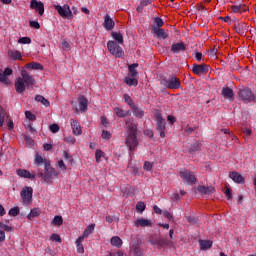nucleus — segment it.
Masks as SVG:
<instances>
[{
	"instance_id": "f257e3e1",
	"label": "nucleus",
	"mask_w": 256,
	"mask_h": 256,
	"mask_svg": "<svg viewBox=\"0 0 256 256\" xmlns=\"http://www.w3.org/2000/svg\"><path fill=\"white\" fill-rule=\"evenodd\" d=\"M27 71H43V65H26L21 70V77H18L15 81V89L18 93H23L25 89L35 85V79Z\"/></svg>"
},
{
	"instance_id": "f03ea898",
	"label": "nucleus",
	"mask_w": 256,
	"mask_h": 256,
	"mask_svg": "<svg viewBox=\"0 0 256 256\" xmlns=\"http://www.w3.org/2000/svg\"><path fill=\"white\" fill-rule=\"evenodd\" d=\"M126 129L128 133L126 137V145L129 148V151H135L137 145H139V142L137 141V125L126 120Z\"/></svg>"
},
{
	"instance_id": "7ed1b4c3",
	"label": "nucleus",
	"mask_w": 256,
	"mask_h": 256,
	"mask_svg": "<svg viewBox=\"0 0 256 256\" xmlns=\"http://www.w3.org/2000/svg\"><path fill=\"white\" fill-rule=\"evenodd\" d=\"M129 75L128 77L124 78V83L129 87H137L139 85V81L137 80V65H129L128 66Z\"/></svg>"
},
{
	"instance_id": "20e7f679",
	"label": "nucleus",
	"mask_w": 256,
	"mask_h": 256,
	"mask_svg": "<svg viewBox=\"0 0 256 256\" xmlns=\"http://www.w3.org/2000/svg\"><path fill=\"white\" fill-rule=\"evenodd\" d=\"M89 107V101L85 96H79L77 100L72 101V109L75 113H85Z\"/></svg>"
},
{
	"instance_id": "39448f33",
	"label": "nucleus",
	"mask_w": 256,
	"mask_h": 256,
	"mask_svg": "<svg viewBox=\"0 0 256 256\" xmlns=\"http://www.w3.org/2000/svg\"><path fill=\"white\" fill-rule=\"evenodd\" d=\"M155 117H156V130L160 132V137L162 139H165V137H167V134L165 133L166 131L165 119H163V116L159 111L155 112Z\"/></svg>"
},
{
	"instance_id": "423d86ee",
	"label": "nucleus",
	"mask_w": 256,
	"mask_h": 256,
	"mask_svg": "<svg viewBox=\"0 0 256 256\" xmlns=\"http://www.w3.org/2000/svg\"><path fill=\"white\" fill-rule=\"evenodd\" d=\"M107 48L111 55H114V57L121 58V56L124 55L123 48H121V46H119V44L115 41H108Z\"/></svg>"
},
{
	"instance_id": "0eeeda50",
	"label": "nucleus",
	"mask_w": 256,
	"mask_h": 256,
	"mask_svg": "<svg viewBox=\"0 0 256 256\" xmlns=\"http://www.w3.org/2000/svg\"><path fill=\"white\" fill-rule=\"evenodd\" d=\"M161 84L168 89H180L181 88V80L179 78L172 76L168 79H164L161 81Z\"/></svg>"
},
{
	"instance_id": "6e6552de",
	"label": "nucleus",
	"mask_w": 256,
	"mask_h": 256,
	"mask_svg": "<svg viewBox=\"0 0 256 256\" xmlns=\"http://www.w3.org/2000/svg\"><path fill=\"white\" fill-rule=\"evenodd\" d=\"M239 101H247L248 103L255 100V94L249 88H244L238 91Z\"/></svg>"
},
{
	"instance_id": "1a4fd4ad",
	"label": "nucleus",
	"mask_w": 256,
	"mask_h": 256,
	"mask_svg": "<svg viewBox=\"0 0 256 256\" xmlns=\"http://www.w3.org/2000/svg\"><path fill=\"white\" fill-rule=\"evenodd\" d=\"M54 8L63 19H73V12H71V8H69V5H55Z\"/></svg>"
},
{
	"instance_id": "9d476101",
	"label": "nucleus",
	"mask_w": 256,
	"mask_h": 256,
	"mask_svg": "<svg viewBox=\"0 0 256 256\" xmlns=\"http://www.w3.org/2000/svg\"><path fill=\"white\" fill-rule=\"evenodd\" d=\"M20 197L25 205H29L33 201V188L29 186L24 187L20 193Z\"/></svg>"
},
{
	"instance_id": "9b49d317",
	"label": "nucleus",
	"mask_w": 256,
	"mask_h": 256,
	"mask_svg": "<svg viewBox=\"0 0 256 256\" xmlns=\"http://www.w3.org/2000/svg\"><path fill=\"white\" fill-rule=\"evenodd\" d=\"M57 175H59V172H57L55 168L51 167V165L45 166V174L43 177V181L45 183H51L53 177H57Z\"/></svg>"
},
{
	"instance_id": "f8f14e48",
	"label": "nucleus",
	"mask_w": 256,
	"mask_h": 256,
	"mask_svg": "<svg viewBox=\"0 0 256 256\" xmlns=\"http://www.w3.org/2000/svg\"><path fill=\"white\" fill-rule=\"evenodd\" d=\"M180 177L185 183H188V185H194V183L197 181L195 174L189 170L180 171Z\"/></svg>"
},
{
	"instance_id": "ddd939ff",
	"label": "nucleus",
	"mask_w": 256,
	"mask_h": 256,
	"mask_svg": "<svg viewBox=\"0 0 256 256\" xmlns=\"http://www.w3.org/2000/svg\"><path fill=\"white\" fill-rule=\"evenodd\" d=\"M30 9L36 11V13H38L41 17L45 13V4H43L41 1L31 0Z\"/></svg>"
},
{
	"instance_id": "4468645a",
	"label": "nucleus",
	"mask_w": 256,
	"mask_h": 256,
	"mask_svg": "<svg viewBox=\"0 0 256 256\" xmlns=\"http://www.w3.org/2000/svg\"><path fill=\"white\" fill-rule=\"evenodd\" d=\"M151 33H153V35H155L158 39H167V37H169V34L165 32V29L157 28L155 25L151 26Z\"/></svg>"
},
{
	"instance_id": "2eb2a0df",
	"label": "nucleus",
	"mask_w": 256,
	"mask_h": 256,
	"mask_svg": "<svg viewBox=\"0 0 256 256\" xmlns=\"http://www.w3.org/2000/svg\"><path fill=\"white\" fill-rule=\"evenodd\" d=\"M13 74V70L10 68H5V70L0 69V82L4 83V85H9L11 82L9 81V75Z\"/></svg>"
},
{
	"instance_id": "dca6fc26",
	"label": "nucleus",
	"mask_w": 256,
	"mask_h": 256,
	"mask_svg": "<svg viewBox=\"0 0 256 256\" xmlns=\"http://www.w3.org/2000/svg\"><path fill=\"white\" fill-rule=\"evenodd\" d=\"M103 27L106 31H113V29L115 28V21L113 20V18H111V16H109V14H106L104 16Z\"/></svg>"
},
{
	"instance_id": "f3484780",
	"label": "nucleus",
	"mask_w": 256,
	"mask_h": 256,
	"mask_svg": "<svg viewBox=\"0 0 256 256\" xmlns=\"http://www.w3.org/2000/svg\"><path fill=\"white\" fill-rule=\"evenodd\" d=\"M70 125L72 128L73 135L79 136L83 133V129L81 128V124H79V121H77L75 119H71Z\"/></svg>"
},
{
	"instance_id": "a211bd4d",
	"label": "nucleus",
	"mask_w": 256,
	"mask_h": 256,
	"mask_svg": "<svg viewBox=\"0 0 256 256\" xmlns=\"http://www.w3.org/2000/svg\"><path fill=\"white\" fill-rule=\"evenodd\" d=\"M149 243L153 247H157V249H161V247H165V245H167V240L163 238L155 237V238H150Z\"/></svg>"
},
{
	"instance_id": "6ab92c4d",
	"label": "nucleus",
	"mask_w": 256,
	"mask_h": 256,
	"mask_svg": "<svg viewBox=\"0 0 256 256\" xmlns=\"http://www.w3.org/2000/svg\"><path fill=\"white\" fill-rule=\"evenodd\" d=\"M135 227H153V221L145 218H138L134 222Z\"/></svg>"
},
{
	"instance_id": "aec40b11",
	"label": "nucleus",
	"mask_w": 256,
	"mask_h": 256,
	"mask_svg": "<svg viewBox=\"0 0 256 256\" xmlns=\"http://www.w3.org/2000/svg\"><path fill=\"white\" fill-rule=\"evenodd\" d=\"M16 173L18 177H22L23 179H35L37 177L35 173H31L26 169H18Z\"/></svg>"
},
{
	"instance_id": "412c9836",
	"label": "nucleus",
	"mask_w": 256,
	"mask_h": 256,
	"mask_svg": "<svg viewBox=\"0 0 256 256\" xmlns=\"http://www.w3.org/2000/svg\"><path fill=\"white\" fill-rule=\"evenodd\" d=\"M192 71L196 75H205L209 71V65H194Z\"/></svg>"
},
{
	"instance_id": "4be33fe9",
	"label": "nucleus",
	"mask_w": 256,
	"mask_h": 256,
	"mask_svg": "<svg viewBox=\"0 0 256 256\" xmlns=\"http://www.w3.org/2000/svg\"><path fill=\"white\" fill-rule=\"evenodd\" d=\"M187 48L185 46V44L183 42L180 43H174L171 46V53L177 54V53H181V51H185Z\"/></svg>"
},
{
	"instance_id": "5701e85b",
	"label": "nucleus",
	"mask_w": 256,
	"mask_h": 256,
	"mask_svg": "<svg viewBox=\"0 0 256 256\" xmlns=\"http://www.w3.org/2000/svg\"><path fill=\"white\" fill-rule=\"evenodd\" d=\"M222 96L224 97V99H227L228 101H233L235 99L233 90L228 87L222 89Z\"/></svg>"
},
{
	"instance_id": "b1692460",
	"label": "nucleus",
	"mask_w": 256,
	"mask_h": 256,
	"mask_svg": "<svg viewBox=\"0 0 256 256\" xmlns=\"http://www.w3.org/2000/svg\"><path fill=\"white\" fill-rule=\"evenodd\" d=\"M9 59H12V61H19L22 59V55L21 52H19V50H8L7 53Z\"/></svg>"
},
{
	"instance_id": "393cba45",
	"label": "nucleus",
	"mask_w": 256,
	"mask_h": 256,
	"mask_svg": "<svg viewBox=\"0 0 256 256\" xmlns=\"http://www.w3.org/2000/svg\"><path fill=\"white\" fill-rule=\"evenodd\" d=\"M229 177L232 179V181H234V183H245V178L238 172H231Z\"/></svg>"
},
{
	"instance_id": "a878e982",
	"label": "nucleus",
	"mask_w": 256,
	"mask_h": 256,
	"mask_svg": "<svg viewBox=\"0 0 256 256\" xmlns=\"http://www.w3.org/2000/svg\"><path fill=\"white\" fill-rule=\"evenodd\" d=\"M34 163L35 165H45V167H49V165H51V162L49 160H45L41 157V155H39L38 153L35 154V159H34Z\"/></svg>"
},
{
	"instance_id": "bb28decb",
	"label": "nucleus",
	"mask_w": 256,
	"mask_h": 256,
	"mask_svg": "<svg viewBox=\"0 0 256 256\" xmlns=\"http://www.w3.org/2000/svg\"><path fill=\"white\" fill-rule=\"evenodd\" d=\"M131 110L135 117H137L138 119H143V117L145 115V112L143 111V109H141L137 105H134V107H132Z\"/></svg>"
},
{
	"instance_id": "cd10ccee",
	"label": "nucleus",
	"mask_w": 256,
	"mask_h": 256,
	"mask_svg": "<svg viewBox=\"0 0 256 256\" xmlns=\"http://www.w3.org/2000/svg\"><path fill=\"white\" fill-rule=\"evenodd\" d=\"M114 113L117 117H129L131 115V112L129 110H123L119 107L114 108Z\"/></svg>"
},
{
	"instance_id": "c85d7f7f",
	"label": "nucleus",
	"mask_w": 256,
	"mask_h": 256,
	"mask_svg": "<svg viewBox=\"0 0 256 256\" xmlns=\"http://www.w3.org/2000/svg\"><path fill=\"white\" fill-rule=\"evenodd\" d=\"M199 243L202 251H207V249H211V247H213V242L210 240H200Z\"/></svg>"
},
{
	"instance_id": "c756f323",
	"label": "nucleus",
	"mask_w": 256,
	"mask_h": 256,
	"mask_svg": "<svg viewBox=\"0 0 256 256\" xmlns=\"http://www.w3.org/2000/svg\"><path fill=\"white\" fill-rule=\"evenodd\" d=\"M93 231H95V224H90L85 228L82 236L84 237V239H87V237H89V235H91Z\"/></svg>"
},
{
	"instance_id": "7c9ffc66",
	"label": "nucleus",
	"mask_w": 256,
	"mask_h": 256,
	"mask_svg": "<svg viewBox=\"0 0 256 256\" xmlns=\"http://www.w3.org/2000/svg\"><path fill=\"white\" fill-rule=\"evenodd\" d=\"M110 243L113 245V247L119 248L121 245H123V240H121L119 236H114L111 238Z\"/></svg>"
},
{
	"instance_id": "2f4dec72",
	"label": "nucleus",
	"mask_w": 256,
	"mask_h": 256,
	"mask_svg": "<svg viewBox=\"0 0 256 256\" xmlns=\"http://www.w3.org/2000/svg\"><path fill=\"white\" fill-rule=\"evenodd\" d=\"M39 215H41V211H39L38 208H34L27 215V219H29V221H31L32 219H35V217H39Z\"/></svg>"
},
{
	"instance_id": "473e14b6",
	"label": "nucleus",
	"mask_w": 256,
	"mask_h": 256,
	"mask_svg": "<svg viewBox=\"0 0 256 256\" xmlns=\"http://www.w3.org/2000/svg\"><path fill=\"white\" fill-rule=\"evenodd\" d=\"M198 191L200 193H204V195H211V193H213L214 189H213V187L199 186Z\"/></svg>"
},
{
	"instance_id": "72a5a7b5",
	"label": "nucleus",
	"mask_w": 256,
	"mask_h": 256,
	"mask_svg": "<svg viewBox=\"0 0 256 256\" xmlns=\"http://www.w3.org/2000/svg\"><path fill=\"white\" fill-rule=\"evenodd\" d=\"M35 101H37L38 103H42V105H44V107H49V100H47L45 97L41 96V95H37L35 97Z\"/></svg>"
},
{
	"instance_id": "f704fd0d",
	"label": "nucleus",
	"mask_w": 256,
	"mask_h": 256,
	"mask_svg": "<svg viewBox=\"0 0 256 256\" xmlns=\"http://www.w3.org/2000/svg\"><path fill=\"white\" fill-rule=\"evenodd\" d=\"M112 37L119 45H123V34L118 32H112Z\"/></svg>"
},
{
	"instance_id": "c9c22d12",
	"label": "nucleus",
	"mask_w": 256,
	"mask_h": 256,
	"mask_svg": "<svg viewBox=\"0 0 256 256\" xmlns=\"http://www.w3.org/2000/svg\"><path fill=\"white\" fill-rule=\"evenodd\" d=\"M52 225H54L55 227H61L63 225V217L55 216L52 220Z\"/></svg>"
},
{
	"instance_id": "e433bc0d",
	"label": "nucleus",
	"mask_w": 256,
	"mask_h": 256,
	"mask_svg": "<svg viewBox=\"0 0 256 256\" xmlns=\"http://www.w3.org/2000/svg\"><path fill=\"white\" fill-rule=\"evenodd\" d=\"M199 149H201V143L199 142H195L189 149V153H191V155H194V153H197V151H199Z\"/></svg>"
},
{
	"instance_id": "4c0bfd02",
	"label": "nucleus",
	"mask_w": 256,
	"mask_h": 256,
	"mask_svg": "<svg viewBox=\"0 0 256 256\" xmlns=\"http://www.w3.org/2000/svg\"><path fill=\"white\" fill-rule=\"evenodd\" d=\"M155 27H157L158 29H161V27H163L165 25V21H163L161 19V17H155L154 18V24Z\"/></svg>"
},
{
	"instance_id": "58836bf2",
	"label": "nucleus",
	"mask_w": 256,
	"mask_h": 256,
	"mask_svg": "<svg viewBox=\"0 0 256 256\" xmlns=\"http://www.w3.org/2000/svg\"><path fill=\"white\" fill-rule=\"evenodd\" d=\"M5 117H7V112H5V109L0 107V127H3L5 123Z\"/></svg>"
},
{
	"instance_id": "ea45409f",
	"label": "nucleus",
	"mask_w": 256,
	"mask_h": 256,
	"mask_svg": "<svg viewBox=\"0 0 256 256\" xmlns=\"http://www.w3.org/2000/svg\"><path fill=\"white\" fill-rule=\"evenodd\" d=\"M123 99H124L125 103H127V105H129L130 109L135 106V103L131 99L130 95L124 94Z\"/></svg>"
},
{
	"instance_id": "a19ab883",
	"label": "nucleus",
	"mask_w": 256,
	"mask_h": 256,
	"mask_svg": "<svg viewBox=\"0 0 256 256\" xmlns=\"http://www.w3.org/2000/svg\"><path fill=\"white\" fill-rule=\"evenodd\" d=\"M234 29L236 31V33H243L245 31V23H238L235 24Z\"/></svg>"
},
{
	"instance_id": "79ce46f5",
	"label": "nucleus",
	"mask_w": 256,
	"mask_h": 256,
	"mask_svg": "<svg viewBox=\"0 0 256 256\" xmlns=\"http://www.w3.org/2000/svg\"><path fill=\"white\" fill-rule=\"evenodd\" d=\"M101 157H105V153L102 150L98 149L95 152V160L96 163H101Z\"/></svg>"
},
{
	"instance_id": "37998d69",
	"label": "nucleus",
	"mask_w": 256,
	"mask_h": 256,
	"mask_svg": "<svg viewBox=\"0 0 256 256\" xmlns=\"http://www.w3.org/2000/svg\"><path fill=\"white\" fill-rule=\"evenodd\" d=\"M8 215H10V217H17L19 215V207L11 208Z\"/></svg>"
},
{
	"instance_id": "c03bdc74",
	"label": "nucleus",
	"mask_w": 256,
	"mask_h": 256,
	"mask_svg": "<svg viewBox=\"0 0 256 256\" xmlns=\"http://www.w3.org/2000/svg\"><path fill=\"white\" fill-rule=\"evenodd\" d=\"M18 43H20L22 45H30L31 38H29V37H21V38H19Z\"/></svg>"
},
{
	"instance_id": "a18cd8bd",
	"label": "nucleus",
	"mask_w": 256,
	"mask_h": 256,
	"mask_svg": "<svg viewBox=\"0 0 256 256\" xmlns=\"http://www.w3.org/2000/svg\"><path fill=\"white\" fill-rule=\"evenodd\" d=\"M64 141H65V143H68V145H75V142L77 140L73 136H67L64 138Z\"/></svg>"
},
{
	"instance_id": "49530a36",
	"label": "nucleus",
	"mask_w": 256,
	"mask_h": 256,
	"mask_svg": "<svg viewBox=\"0 0 256 256\" xmlns=\"http://www.w3.org/2000/svg\"><path fill=\"white\" fill-rule=\"evenodd\" d=\"M132 254L135 256H142L143 254L141 253V248L139 246H133L132 247Z\"/></svg>"
},
{
	"instance_id": "de8ad7c7",
	"label": "nucleus",
	"mask_w": 256,
	"mask_h": 256,
	"mask_svg": "<svg viewBox=\"0 0 256 256\" xmlns=\"http://www.w3.org/2000/svg\"><path fill=\"white\" fill-rule=\"evenodd\" d=\"M136 209L137 211H139L140 213H143V211H145V202H138L136 204Z\"/></svg>"
},
{
	"instance_id": "09e8293b",
	"label": "nucleus",
	"mask_w": 256,
	"mask_h": 256,
	"mask_svg": "<svg viewBox=\"0 0 256 256\" xmlns=\"http://www.w3.org/2000/svg\"><path fill=\"white\" fill-rule=\"evenodd\" d=\"M50 241H54L55 243H61V236H59V234H52L50 236Z\"/></svg>"
},
{
	"instance_id": "8fccbe9b",
	"label": "nucleus",
	"mask_w": 256,
	"mask_h": 256,
	"mask_svg": "<svg viewBox=\"0 0 256 256\" xmlns=\"http://www.w3.org/2000/svg\"><path fill=\"white\" fill-rule=\"evenodd\" d=\"M101 137H102V139H105L106 141H109V139H111V134H110L109 131L103 130Z\"/></svg>"
},
{
	"instance_id": "3c124183",
	"label": "nucleus",
	"mask_w": 256,
	"mask_h": 256,
	"mask_svg": "<svg viewBox=\"0 0 256 256\" xmlns=\"http://www.w3.org/2000/svg\"><path fill=\"white\" fill-rule=\"evenodd\" d=\"M29 25L32 29H41V24L38 21H30Z\"/></svg>"
},
{
	"instance_id": "603ef678",
	"label": "nucleus",
	"mask_w": 256,
	"mask_h": 256,
	"mask_svg": "<svg viewBox=\"0 0 256 256\" xmlns=\"http://www.w3.org/2000/svg\"><path fill=\"white\" fill-rule=\"evenodd\" d=\"M51 133H59L60 127L57 124H52L49 126Z\"/></svg>"
},
{
	"instance_id": "864d4df0",
	"label": "nucleus",
	"mask_w": 256,
	"mask_h": 256,
	"mask_svg": "<svg viewBox=\"0 0 256 256\" xmlns=\"http://www.w3.org/2000/svg\"><path fill=\"white\" fill-rule=\"evenodd\" d=\"M25 117H26V119H29V121H35V119H36V117L34 116L33 113H31V111H26Z\"/></svg>"
},
{
	"instance_id": "5fc2aeb1",
	"label": "nucleus",
	"mask_w": 256,
	"mask_h": 256,
	"mask_svg": "<svg viewBox=\"0 0 256 256\" xmlns=\"http://www.w3.org/2000/svg\"><path fill=\"white\" fill-rule=\"evenodd\" d=\"M233 13H241V9H243V6L241 5H233L231 7Z\"/></svg>"
},
{
	"instance_id": "6e6d98bb",
	"label": "nucleus",
	"mask_w": 256,
	"mask_h": 256,
	"mask_svg": "<svg viewBox=\"0 0 256 256\" xmlns=\"http://www.w3.org/2000/svg\"><path fill=\"white\" fill-rule=\"evenodd\" d=\"M0 229H3L4 231H13L11 226L3 224V222H0Z\"/></svg>"
},
{
	"instance_id": "4d7b16f0",
	"label": "nucleus",
	"mask_w": 256,
	"mask_h": 256,
	"mask_svg": "<svg viewBox=\"0 0 256 256\" xmlns=\"http://www.w3.org/2000/svg\"><path fill=\"white\" fill-rule=\"evenodd\" d=\"M62 49L63 51H69L71 49V45L67 41L62 42Z\"/></svg>"
},
{
	"instance_id": "13d9d810",
	"label": "nucleus",
	"mask_w": 256,
	"mask_h": 256,
	"mask_svg": "<svg viewBox=\"0 0 256 256\" xmlns=\"http://www.w3.org/2000/svg\"><path fill=\"white\" fill-rule=\"evenodd\" d=\"M58 167L61 171H67V166L65 165V162L63 160H60L58 162Z\"/></svg>"
},
{
	"instance_id": "bf43d9fd",
	"label": "nucleus",
	"mask_w": 256,
	"mask_h": 256,
	"mask_svg": "<svg viewBox=\"0 0 256 256\" xmlns=\"http://www.w3.org/2000/svg\"><path fill=\"white\" fill-rule=\"evenodd\" d=\"M193 57H194V59H196V61H201V60L203 59V53H201V52H195V53L193 54Z\"/></svg>"
},
{
	"instance_id": "052dcab7",
	"label": "nucleus",
	"mask_w": 256,
	"mask_h": 256,
	"mask_svg": "<svg viewBox=\"0 0 256 256\" xmlns=\"http://www.w3.org/2000/svg\"><path fill=\"white\" fill-rule=\"evenodd\" d=\"M64 159L68 160L71 165L75 163L67 151H64Z\"/></svg>"
},
{
	"instance_id": "680f3d73",
	"label": "nucleus",
	"mask_w": 256,
	"mask_h": 256,
	"mask_svg": "<svg viewBox=\"0 0 256 256\" xmlns=\"http://www.w3.org/2000/svg\"><path fill=\"white\" fill-rule=\"evenodd\" d=\"M163 215L166 219H169V221H173V214L169 211H164Z\"/></svg>"
},
{
	"instance_id": "e2e57ef3",
	"label": "nucleus",
	"mask_w": 256,
	"mask_h": 256,
	"mask_svg": "<svg viewBox=\"0 0 256 256\" xmlns=\"http://www.w3.org/2000/svg\"><path fill=\"white\" fill-rule=\"evenodd\" d=\"M144 169L145 171H151V169H153V164L151 162H145L144 163Z\"/></svg>"
},
{
	"instance_id": "0e129e2a",
	"label": "nucleus",
	"mask_w": 256,
	"mask_h": 256,
	"mask_svg": "<svg viewBox=\"0 0 256 256\" xmlns=\"http://www.w3.org/2000/svg\"><path fill=\"white\" fill-rule=\"evenodd\" d=\"M85 241V237L79 236L75 242L76 246L83 245V242Z\"/></svg>"
},
{
	"instance_id": "69168bd1",
	"label": "nucleus",
	"mask_w": 256,
	"mask_h": 256,
	"mask_svg": "<svg viewBox=\"0 0 256 256\" xmlns=\"http://www.w3.org/2000/svg\"><path fill=\"white\" fill-rule=\"evenodd\" d=\"M152 2L153 0H142L140 3L142 7H147V5H151Z\"/></svg>"
},
{
	"instance_id": "338daca9",
	"label": "nucleus",
	"mask_w": 256,
	"mask_h": 256,
	"mask_svg": "<svg viewBox=\"0 0 256 256\" xmlns=\"http://www.w3.org/2000/svg\"><path fill=\"white\" fill-rule=\"evenodd\" d=\"M225 195H226L227 199H232L233 195L231 194V189L227 188Z\"/></svg>"
},
{
	"instance_id": "774afa93",
	"label": "nucleus",
	"mask_w": 256,
	"mask_h": 256,
	"mask_svg": "<svg viewBox=\"0 0 256 256\" xmlns=\"http://www.w3.org/2000/svg\"><path fill=\"white\" fill-rule=\"evenodd\" d=\"M144 135H147V137H153V130H145Z\"/></svg>"
}]
</instances>
